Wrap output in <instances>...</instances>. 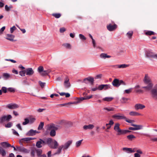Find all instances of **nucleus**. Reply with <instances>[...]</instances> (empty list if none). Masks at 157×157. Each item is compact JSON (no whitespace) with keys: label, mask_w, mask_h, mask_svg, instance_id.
<instances>
[{"label":"nucleus","mask_w":157,"mask_h":157,"mask_svg":"<svg viewBox=\"0 0 157 157\" xmlns=\"http://www.w3.org/2000/svg\"><path fill=\"white\" fill-rule=\"evenodd\" d=\"M143 82L146 86L142 87L146 91H149L151 90V94L152 98L155 100H157V90L155 89H152L153 84L152 83L151 79L147 75H145L143 79Z\"/></svg>","instance_id":"obj_1"},{"label":"nucleus","mask_w":157,"mask_h":157,"mask_svg":"<svg viewBox=\"0 0 157 157\" xmlns=\"http://www.w3.org/2000/svg\"><path fill=\"white\" fill-rule=\"evenodd\" d=\"M113 118L116 120H124L126 122L129 123H132L135 122L134 120L129 119L126 117L122 113H117L113 115L112 116Z\"/></svg>","instance_id":"obj_2"},{"label":"nucleus","mask_w":157,"mask_h":157,"mask_svg":"<svg viewBox=\"0 0 157 157\" xmlns=\"http://www.w3.org/2000/svg\"><path fill=\"white\" fill-rule=\"evenodd\" d=\"M112 83L113 86L117 87H118L121 85H126L125 83L123 80H119L117 78L114 79Z\"/></svg>","instance_id":"obj_3"},{"label":"nucleus","mask_w":157,"mask_h":157,"mask_svg":"<svg viewBox=\"0 0 157 157\" xmlns=\"http://www.w3.org/2000/svg\"><path fill=\"white\" fill-rule=\"evenodd\" d=\"M38 71L40 75L42 76L47 75L51 71V70L49 69L44 70L43 67L42 66H40L38 67Z\"/></svg>","instance_id":"obj_4"},{"label":"nucleus","mask_w":157,"mask_h":157,"mask_svg":"<svg viewBox=\"0 0 157 157\" xmlns=\"http://www.w3.org/2000/svg\"><path fill=\"white\" fill-rule=\"evenodd\" d=\"M145 56L146 57L151 59H157V54L151 51H147L145 53Z\"/></svg>","instance_id":"obj_5"},{"label":"nucleus","mask_w":157,"mask_h":157,"mask_svg":"<svg viewBox=\"0 0 157 157\" xmlns=\"http://www.w3.org/2000/svg\"><path fill=\"white\" fill-rule=\"evenodd\" d=\"M12 118L11 115H3L0 117V124L3 123L5 121H9Z\"/></svg>","instance_id":"obj_6"},{"label":"nucleus","mask_w":157,"mask_h":157,"mask_svg":"<svg viewBox=\"0 0 157 157\" xmlns=\"http://www.w3.org/2000/svg\"><path fill=\"white\" fill-rule=\"evenodd\" d=\"M120 124L118 123H115L114 126V130L117 132V135H122V130L120 128Z\"/></svg>","instance_id":"obj_7"},{"label":"nucleus","mask_w":157,"mask_h":157,"mask_svg":"<svg viewBox=\"0 0 157 157\" xmlns=\"http://www.w3.org/2000/svg\"><path fill=\"white\" fill-rule=\"evenodd\" d=\"M61 128V127L59 125L53 123L47 125V128L48 130L54 129L55 130H56Z\"/></svg>","instance_id":"obj_8"},{"label":"nucleus","mask_w":157,"mask_h":157,"mask_svg":"<svg viewBox=\"0 0 157 157\" xmlns=\"http://www.w3.org/2000/svg\"><path fill=\"white\" fill-rule=\"evenodd\" d=\"M122 150L124 152L127 153L129 154L135 152V148L123 147Z\"/></svg>","instance_id":"obj_9"},{"label":"nucleus","mask_w":157,"mask_h":157,"mask_svg":"<svg viewBox=\"0 0 157 157\" xmlns=\"http://www.w3.org/2000/svg\"><path fill=\"white\" fill-rule=\"evenodd\" d=\"M134 108L136 110H142L145 108L144 105L141 103H137L134 105Z\"/></svg>","instance_id":"obj_10"},{"label":"nucleus","mask_w":157,"mask_h":157,"mask_svg":"<svg viewBox=\"0 0 157 157\" xmlns=\"http://www.w3.org/2000/svg\"><path fill=\"white\" fill-rule=\"evenodd\" d=\"M6 107L10 109H13L18 108L19 107V106L16 104L11 103L7 105Z\"/></svg>","instance_id":"obj_11"},{"label":"nucleus","mask_w":157,"mask_h":157,"mask_svg":"<svg viewBox=\"0 0 157 157\" xmlns=\"http://www.w3.org/2000/svg\"><path fill=\"white\" fill-rule=\"evenodd\" d=\"M117 27V25L114 24L112 25L110 24L107 26V28L108 30L110 31H112L115 30Z\"/></svg>","instance_id":"obj_12"},{"label":"nucleus","mask_w":157,"mask_h":157,"mask_svg":"<svg viewBox=\"0 0 157 157\" xmlns=\"http://www.w3.org/2000/svg\"><path fill=\"white\" fill-rule=\"evenodd\" d=\"M72 141L71 140H68L63 145H62L63 147V151L67 150L69 147L72 143Z\"/></svg>","instance_id":"obj_13"},{"label":"nucleus","mask_w":157,"mask_h":157,"mask_svg":"<svg viewBox=\"0 0 157 157\" xmlns=\"http://www.w3.org/2000/svg\"><path fill=\"white\" fill-rule=\"evenodd\" d=\"M17 151L24 153H28L29 152V151L22 147H17Z\"/></svg>","instance_id":"obj_14"},{"label":"nucleus","mask_w":157,"mask_h":157,"mask_svg":"<svg viewBox=\"0 0 157 157\" xmlns=\"http://www.w3.org/2000/svg\"><path fill=\"white\" fill-rule=\"evenodd\" d=\"M135 153L134 154V157H140L141 155L143 154V152L140 149H137V148L135 147Z\"/></svg>","instance_id":"obj_15"},{"label":"nucleus","mask_w":157,"mask_h":157,"mask_svg":"<svg viewBox=\"0 0 157 157\" xmlns=\"http://www.w3.org/2000/svg\"><path fill=\"white\" fill-rule=\"evenodd\" d=\"M88 82H90L93 85L94 82V78L91 77H89L83 80V82L86 83H87Z\"/></svg>","instance_id":"obj_16"},{"label":"nucleus","mask_w":157,"mask_h":157,"mask_svg":"<svg viewBox=\"0 0 157 157\" xmlns=\"http://www.w3.org/2000/svg\"><path fill=\"white\" fill-rule=\"evenodd\" d=\"M15 37V36L11 34H7L6 35L5 38L11 41H14V39Z\"/></svg>","instance_id":"obj_17"},{"label":"nucleus","mask_w":157,"mask_h":157,"mask_svg":"<svg viewBox=\"0 0 157 157\" xmlns=\"http://www.w3.org/2000/svg\"><path fill=\"white\" fill-rule=\"evenodd\" d=\"M58 145L57 142L55 140H53L52 143L50 144V147L53 149H56Z\"/></svg>","instance_id":"obj_18"},{"label":"nucleus","mask_w":157,"mask_h":157,"mask_svg":"<svg viewBox=\"0 0 157 157\" xmlns=\"http://www.w3.org/2000/svg\"><path fill=\"white\" fill-rule=\"evenodd\" d=\"M26 74L27 75L31 76L34 73V71L32 68H28L25 70Z\"/></svg>","instance_id":"obj_19"},{"label":"nucleus","mask_w":157,"mask_h":157,"mask_svg":"<svg viewBox=\"0 0 157 157\" xmlns=\"http://www.w3.org/2000/svg\"><path fill=\"white\" fill-rule=\"evenodd\" d=\"M45 144V142L41 139H40L39 141L37 142L36 144V146L38 148H41L42 147L43 145H44Z\"/></svg>","instance_id":"obj_20"},{"label":"nucleus","mask_w":157,"mask_h":157,"mask_svg":"<svg viewBox=\"0 0 157 157\" xmlns=\"http://www.w3.org/2000/svg\"><path fill=\"white\" fill-rule=\"evenodd\" d=\"M129 115L131 116H138L142 115L141 113L133 111H130L129 113Z\"/></svg>","instance_id":"obj_21"},{"label":"nucleus","mask_w":157,"mask_h":157,"mask_svg":"<svg viewBox=\"0 0 157 157\" xmlns=\"http://www.w3.org/2000/svg\"><path fill=\"white\" fill-rule=\"evenodd\" d=\"M64 85L65 87L67 88H69L70 86L69 79L67 77H66L65 78Z\"/></svg>","instance_id":"obj_22"},{"label":"nucleus","mask_w":157,"mask_h":157,"mask_svg":"<svg viewBox=\"0 0 157 157\" xmlns=\"http://www.w3.org/2000/svg\"><path fill=\"white\" fill-rule=\"evenodd\" d=\"M1 146L3 148H7L11 146V145L7 142H4L0 143Z\"/></svg>","instance_id":"obj_23"},{"label":"nucleus","mask_w":157,"mask_h":157,"mask_svg":"<svg viewBox=\"0 0 157 157\" xmlns=\"http://www.w3.org/2000/svg\"><path fill=\"white\" fill-rule=\"evenodd\" d=\"M94 127V126L93 124H89L88 125H84L83 128L84 129L86 130L87 129H92Z\"/></svg>","instance_id":"obj_24"},{"label":"nucleus","mask_w":157,"mask_h":157,"mask_svg":"<svg viewBox=\"0 0 157 157\" xmlns=\"http://www.w3.org/2000/svg\"><path fill=\"white\" fill-rule=\"evenodd\" d=\"M100 57L102 59H105L106 58H109L111 57V56L108 55L105 53H102L100 55Z\"/></svg>","instance_id":"obj_25"},{"label":"nucleus","mask_w":157,"mask_h":157,"mask_svg":"<svg viewBox=\"0 0 157 157\" xmlns=\"http://www.w3.org/2000/svg\"><path fill=\"white\" fill-rule=\"evenodd\" d=\"M131 125L134 127L136 130L141 129L143 128V126L141 125H137L132 124Z\"/></svg>","instance_id":"obj_26"},{"label":"nucleus","mask_w":157,"mask_h":157,"mask_svg":"<svg viewBox=\"0 0 157 157\" xmlns=\"http://www.w3.org/2000/svg\"><path fill=\"white\" fill-rule=\"evenodd\" d=\"M0 154H1L2 157L6 156V150L1 147H0Z\"/></svg>","instance_id":"obj_27"},{"label":"nucleus","mask_w":157,"mask_h":157,"mask_svg":"<svg viewBox=\"0 0 157 157\" xmlns=\"http://www.w3.org/2000/svg\"><path fill=\"white\" fill-rule=\"evenodd\" d=\"M103 110L108 112L113 111H114L115 109L113 107H104L103 109Z\"/></svg>","instance_id":"obj_28"},{"label":"nucleus","mask_w":157,"mask_h":157,"mask_svg":"<svg viewBox=\"0 0 157 157\" xmlns=\"http://www.w3.org/2000/svg\"><path fill=\"white\" fill-rule=\"evenodd\" d=\"M62 150H63V147L62 145H61L60 146H59L57 150L56 151V152L55 153V154H59L61 151Z\"/></svg>","instance_id":"obj_29"},{"label":"nucleus","mask_w":157,"mask_h":157,"mask_svg":"<svg viewBox=\"0 0 157 157\" xmlns=\"http://www.w3.org/2000/svg\"><path fill=\"white\" fill-rule=\"evenodd\" d=\"M117 67L119 68H124L128 67L129 65L126 64H122L117 65Z\"/></svg>","instance_id":"obj_30"},{"label":"nucleus","mask_w":157,"mask_h":157,"mask_svg":"<svg viewBox=\"0 0 157 157\" xmlns=\"http://www.w3.org/2000/svg\"><path fill=\"white\" fill-rule=\"evenodd\" d=\"M113 99V98L111 97H105L103 99V100L107 101H110Z\"/></svg>","instance_id":"obj_31"},{"label":"nucleus","mask_w":157,"mask_h":157,"mask_svg":"<svg viewBox=\"0 0 157 157\" xmlns=\"http://www.w3.org/2000/svg\"><path fill=\"white\" fill-rule=\"evenodd\" d=\"M37 155L38 157H41V155L42 153V151L41 149H37L36 150Z\"/></svg>","instance_id":"obj_32"},{"label":"nucleus","mask_w":157,"mask_h":157,"mask_svg":"<svg viewBox=\"0 0 157 157\" xmlns=\"http://www.w3.org/2000/svg\"><path fill=\"white\" fill-rule=\"evenodd\" d=\"M59 94L61 96H65L66 98L69 97L70 95L69 93H65L64 92L59 93Z\"/></svg>","instance_id":"obj_33"},{"label":"nucleus","mask_w":157,"mask_h":157,"mask_svg":"<svg viewBox=\"0 0 157 157\" xmlns=\"http://www.w3.org/2000/svg\"><path fill=\"white\" fill-rule=\"evenodd\" d=\"M63 46L65 48L67 49H71V45L69 43H65L63 44Z\"/></svg>","instance_id":"obj_34"},{"label":"nucleus","mask_w":157,"mask_h":157,"mask_svg":"<svg viewBox=\"0 0 157 157\" xmlns=\"http://www.w3.org/2000/svg\"><path fill=\"white\" fill-rule=\"evenodd\" d=\"M27 135L29 136H33L35 135L34 130H30L27 133Z\"/></svg>","instance_id":"obj_35"},{"label":"nucleus","mask_w":157,"mask_h":157,"mask_svg":"<svg viewBox=\"0 0 157 157\" xmlns=\"http://www.w3.org/2000/svg\"><path fill=\"white\" fill-rule=\"evenodd\" d=\"M3 76L5 79H8L10 77V75L7 73H3L2 74Z\"/></svg>","instance_id":"obj_36"},{"label":"nucleus","mask_w":157,"mask_h":157,"mask_svg":"<svg viewBox=\"0 0 157 157\" xmlns=\"http://www.w3.org/2000/svg\"><path fill=\"white\" fill-rule=\"evenodd\" d=\"M104 89L106 90L111 88V86L109 84H103Z\"/></svg>","instance_id":"obj_37"},{"label":"nucleus","mask_w":157,"mask_h":157,"mask_svg":"<svg viewBox=\"0 0 157 157\" xmlns=\"http://www.w3.org/2000/svg\"><path fill=\"white\" fill-rule=\"evenodd\" d=\"M53 140L51 138H48L47 140V144L48 145L49 147H50V144H52V142L53 141Z\"/></svg>","instance_id":"obj_38"},{"label":"nucleus","mask_w":157,"mask_h":157,"mask_svg":"<svg viewBox=\"0 0 157 157\" xmlns=\"http://www.w3.org/2000/svg\"><path fill=\"white\" fill-rule=\"evenodd\" d=\"M133 34V32L132 31H130L128 32L126 34L127 36L129 38H130Z\"/></svg>","instance_id":"obj_39"},{"label":"nucleus","mask_w":157,"mask_h":157,"mask_svg":"<svg viewBox=\"0 0 157 157\" xmlns=\"http://www.w3.org/2000/svg\"><path fill=\"white\" fill-rule=\"evenodd\" d=\"M51 130L50 132V136H55L56 134V130H55L54 129Z\"/></svg>","instance_id":"obj_40"},{"label":"nucleus","mask_w":157,"mask_h":157,"mask_svg":"<svg viewBox=\"0 0 157 157\" xmlns=\"http://www.w3.org/2000/svg\"><path fill=\"white\" fill-rule=\"evenodd\" d=\"M19 74L22 76H25L26 73L25 70L21 71L19 72Z\"/></svg>","instance_id":"obj_41"},{"label":"nucleus","mask_w":157,"mask_h":157,"mask_svg":"<svg viewBox=\"0 0 157 157\" xmlns=\"http://www.w3.org/2000/svg\"><path fill=\"white\" fill-rule=\"evenodd\" d=\"M25 121L22 123V124L23 125H25L28 124L29 122V120L28 118H25L24 119Z\"/></svg>","instance_id":"obj_42"},{"label":"nucleus","mask_w":157,"mask_h":157,"mask_svg":"<svg viewBox=\"0 0 157 157\" xmlns=\"http://www.w3.org/2000/svg\"><path fill=\"white\" fill-rule=\"evenodd\" d=\"M82 140H81L77 141L75 144L76 146L77 147H79L81 144Z\"/></svg>","instance_id":"obj_43"},{"label":"nucleus","mask_w":157,"mask_h":157,"mask_svg":"<svg viewBox=\"0 0 157 157\" xmlns=\"http://www.w3.org/2000/svg\"><path fill=\"white\" fill-rule=\"evenodd\" d=\"M44 125V123L43 122H41L39 124L38 128V130H41L43 128Z\"/></svg>","instance_id":"obj_44"},{"label":"nucleus","mask_w":157,"mask_h":157,"mask_svg":"<svg viewBox=\"0 0 157 157\" xmlns=\"http://www.w3.org/2000/svg\"><path fill=\"white\" fill-rule=\"evenodd\" d=\"M132 90V88H130L124 91V93L129 94L131 93Z\"/></svg>","instance_id":"obj_45"},{"label":"nucleus","mask_w":157,"mask_h":157,"mask_svg":"<svg viewBox=\"0 0 157 157\" xmlns=\"http://www.w3.org/2000/svg\"><path fill=\"white\" fill-rule=\"evenodd\" d=\"M127 138L128 139L132 140L133 139L135 138V137L132 135H130L128 136Z\"/></svg>","instance_id":"obj_46"},{"label":"nucleus","mask_w":157,"mask_h":157,"mask_svg":"<svg viewBox=\"0 0 157 157\" xmlns=\"http://www.w3.org/2000/svg\"><path fill=\"white\" fill-rule=\"evenodd\" d=\"M33 139L31 137L25 138L22 139L21 140L25 141H28L33 140Z\"/></svg>","instance_id":"obj_47"},{"label":"nucleus","mask_w":157,"mask_h":157,"mask_svg":"<svg viewBox=\"0 0 157 157\" xmlns=\"http://www.w3.org/2000/svg\"><path fill=\"white\" fill-rule=\"evenodd\" d=\"M16 28L15 27V26H13L12 27H11L10 28V33H13V32H14V31H15V30H16Z\"/></svg>","instance_id":"obj_48"},{"label":"nucleus","mask_w":157,"mask_h":157,"mask_svg":"<svg viewBox=\"0 0 157 157\" xmlns=\"http://www.w3.org/2000/svg\"><path fill=\"white\" fill-rule=\"evenodd\" d=\"M145 34L146 35H154V33L153 32H152L151 31H148L146 32L145 33Z\"/></svg>","instance_id":"obj_49"},{"label":"nucleus","mask_w":157,"mask_h":157,"mask_svg":"<svg viewBox=\"0 0 157 157\" xmlns=\"http://www.w3.org/2000/svg\"><path fill=\"white\" fill-rule=\"evenodd\" d=\"M12 123L11 122H9L5 124V126L6 128H10L12 126Z\"/></svg>","instance_id":"obj_50"},{"label":"nucleus","mask_w":157,"mask_h":157,"mask_svg":"<svg viewBox=\"0 0 157 157\" xmlns=\"http://www.w3.org/2000/svg\"><path fill=\"white\" fill-rule=\"evenodd\" d=\"M52 15L56 18H59L61 16V15L59 13L53 14Z\"/></svg>","instance_id":"obj_51"},{"label":"nucleus","mask_w":157,"mask_h":157,"mask_svg":"<svg viewBox=\"0 0 157 157\" xmlns=\"http://www.w3.org/2000/svg\"><path fill=\"white\" fill-rule=\"evenodd\" d=\"M39 83L40 85V86L42 88H43L44 87L45 83L44 82H42L41 81H39Z\"/></svg>","instance_id":"obj_52"},{"label":"nucleus","mask_w":157,"mask_h":157,"mask_svg":"<svg viewBox=\"0 0 157 157\" xmlns=\"http://www.w3.org/2000/svg\"><path fill=\"white\" fill-rule=\"evenodd\" d=\"M29 120V123H32L35 121L36 119L35 118L33 117L30 118Z\"/></svg>","instance_id":"obj_53"},{"label":"nucleus","mask_w":157,"mask_h":157,"mask_svg":"<svg viewBox=\"0 0 157 157\" xmlns=\"http://www.w3.org/2000/svg\"><path fill=\"white\" fill-rule=\"evenodd\" d=\"M130 131L127 130H122V135L124 134L130 132Z\"/></svg>","instance_id":"obj_54"},{"label":"nucleus","mask_w":157,"mask_h":157,"mask_svg":"<svg viewBox=\"0 0 157 157\" xmlns=\"http://www.w3.org/2000/svg\"><path fill=\"white\" fill-rule=\"evenodd\" d=\"M77 99L78 100V101H79L80 102L81 101H82L84 100H86L85 97H82V98H77Z\"/></svg>","instance_id":"obj_55"},{"label":"nucleus","mask_w":157,"mask_h":157,"mask_svg":"<svg viewBox=\"0 0 157 157\" xmlns=\"http://www.w3.org/2000/svg\"><path fill=\"white\" fill-rule=\"evenodd\" d=\"M13 114L15 116H18L19 115L18 113L15 110H13Z\"/></svg>","instance_id":"obj_56"},{"label":"nucleus","mask_w":157,"mask_h":157,"mask_svg":"<svg viewBox=\"0 0 157 157\" xmlns=\"http://www.w3.org/2000/svg\"><path fill=\"white\" fill-rule=\"evenodd\" d=\"M79 36L80 38L82 39L85 40L86 39L85 36L82 34H79Z\"/></svg>","instance_id":"obj_57"},{"label":"nucleus","mask_w":157,"mask_h":157,"mask_svg":"<svg viewBox=\"0 0 157 157\" xmlns=\"http://www.w3.org/2000/svg\"><path fill=\"white\" fill-rule=\"evenodd\" d=\"M98 90H102L103 89H104L103 84L99 86L98 87Z\"/></svg>","instance_id":"obj_58"},{"label":"nucleus","mask_w":157,"mask_h":157,"mask_svg":"<svg viewBox=\"0 0 157 157\" xmlns=\"http://www.w3.org/2000/svg\"><path fill=\"white\" fill-rule=\"evenodd\" d=\"M136 92V93H143V91L140 89H139L138 90H135Z\"/></svg>","instance_id":"obj_59"},{"label":"nucleus","mask_w":157,"mask_h":157,"mask_svg":"<svg viewBox=\"0 0 157 157\" xmlns=\"http://www.w3.org/2000/svg\"><path fill=\"white\" fill-rule=\"evenodd\" d=\"M12 131H13V133L14 135L17 136H19V135L18 133V132L16 131H15V130H14L13 129H12Z\"/></svg>","instance_id":"obj_60"},{"label":"nucleus","mask_w":157,"mask_h":157,"mask_svg":"<svg viewBox=\"0 0 157 157\" xmlns=\"http://www.w3.org/2000/svg\"><path fill=\"white\" fill-rule=\"evenodd\" d=\"M7 90L10 92H15V90L13 88H9Z\"/></svg>","instance_id":"obj_61"},{"label":"nucleus","mask_w":157,"mask_h":157,"mask_svg":"<svg viewBox=\"0 0 157 157\" xmlns=\"http://www.w3.org/2000/svg\"><path fill=\"white\" fill-rule=\"evenodd\" d=\"M5 9L7 11H9L10 10V9L12 8V6H10V7H8L7 5H6L5 7Z\"/></svg>","instance_id":"obj_62"},{"label":"nucleus","mask_w":157,"mask_h":157,"mask_svg":"<svg viewBox=\"0 0 157 157\" xmlns=\"http://www.w3.org/2000/svg\"><path fill=\"white\" fill-rule=\"evenodd\" d=\"M66 30V29L65 28L63 27L62 28H61L60 29V32L61 33H63L65 32Z\"/></svg>","instance_id":"obj_63"},{"label":"nucleus","mask_w":157,"mask_h":157,"mask_svg":"<svg viewBox=\"0 0 157 157\" xmlns=\"http://www.w3.org/2000/svg\"><path fill=\"white\" fill-rule=\"evenodd\" d=\"M1 90H2L4 93H6L7 92V89L6 87H3L2 88Z\"/></svg>","instance_id":"obj_64"}]
</instances>
